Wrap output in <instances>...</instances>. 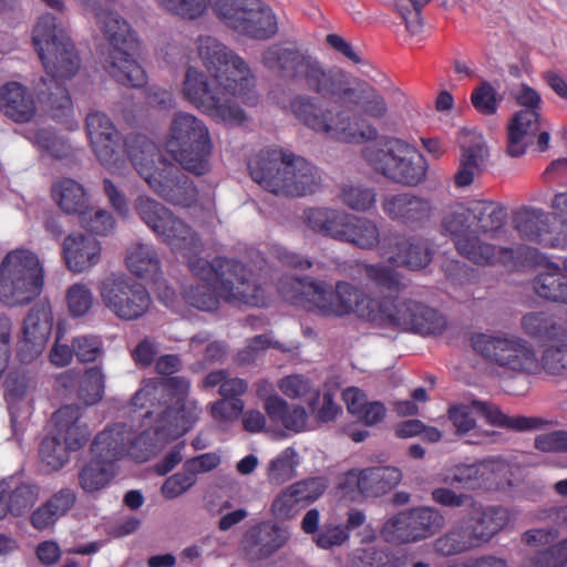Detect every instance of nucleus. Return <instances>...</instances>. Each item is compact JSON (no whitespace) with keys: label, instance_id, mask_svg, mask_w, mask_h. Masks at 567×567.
Instances as JSON below:
<instances>
[{"label":"nucleus","instance_id":"62","mask_svg":"<svg viewBox=\"0 0 567 567\" xmlns=\"http://www.w3.org/2000/svg\"><path fill=\"white\" fill-rule=\"evenodd\" d=\"M268 348H274L281 352L291 350L290 347L279 341H272L268 336L261 334L248 340L246 347L237 353L236 361L240 365L251 364L256 361L258 355Z\"/></svg>","mask_w":567,"mask_h":567},{"label":"nucleus","instance_id":"41","mask_svg":"<svg viewBox=\"0 0 567 567\" xmlns=\"http://www.w3.org/2000/svg\"><path fill=\"white\" fill-rule=\"evenodd\" d=\"M319 282L311 277L284 276L278 281L277 290L285 301L312 310Z\"/></svg>","mask_w":567,"mask_h":567},{"label":"nucleus","instance_id":"38","mask_svg":"<svg viewBox=\"0 0 567 567\" xmlns=\"http://www.w3.org/2000/svg\"><path fill=\"white\" fill-rule=\"evenodd\" d=\"M319 520V511L311 508L305 514L301 522L302 530L312 535V540L318 547L330 549L334 546H341L349 538L342 525L326 523L320 526Z\"/></svg>","mask_w":567,"mask_h":567},{"label":"nucleus","instance_id":"28","mask_svg":"<svg viewBox=\"0 0 567 567\" xmlns=\"http://www.w3.org/2000/svg\"><path fill=\"white\" fill-rule=\"evenodd\" d=\"M210 141L206 125L189 113H176L169 126L168 153L172 150Z\"/></svg>","mask_w":567,"mask_h":567},{"label":"nucleus","instance_id":"53","mask_svg":"<svg viewBox=\"0 0 567 567\" xmlns=\"http://www.w3.org/2000/svg\"><path fill=\"white\" fill-rule=\"evenodd\" d=\"M104 389L105 377L99 367L89 368L83 373H80L76 395L85 406L100 402L103 398Z\"/></svg>","mask_w":567,"mask_h":567},{"label":"nucleus","instance_id":"22","mask_svg":"<svg viewBox=\"0 0 567 567\" xmlns=\"http://www.w3.org/2000/svg\"><path fill=\"white\" fill-rule=\"evenodd\" d=\"M381 206L391 220L412 229L422 227L433 214L431 200L412 193L388 195Z\"/></svg>","mask_w":567,"mask_h":567},{"label":"nucleus","instance_id":"9","mask_svg":"<svg viewBox=\"0 0 567 567\" xmlns=\"http://www.w3.org/2000/svg\"><path fill=\"white\" fill-rule=\"evenodd\" d=\"M44 285L39 257L29 249L9 251L0 264V299L8 306H22L38 297Z\"/></svg>","mask_w":567,"mask_h":567},{"label":"nucleus","instance_id":"2","mask_svg":"<svg viewBox=\"0 0 567 567\" xmlns=\"http://www.w3.org/2000/svg\"><path fill=\"white\" fill-rule=\"evenodd\" d=\"M432 497L442 506L465 509L457 524L434 543L435 551L443 556L467 551L488 543L509 522L506 508L484 506L471 494H457L451 488L439 487L432 491Z\"/></svg>","mask_w":567,"mask_h":567},{"label":"nucleus","instance_id":"15","mask_svg":"<svg viewBox=\"0 0 567 567\" xmlns=\"http://www.w3.org/2000/svg\"><path fill=\"white\" fill-rule=\"evenodd\" d=\"M148 442L150 433L136 436L125 424H116L95 436L91 445V455L92 458L111 467L126 452H131L140 461H146L161 450V445H148Z\"/></svg>","mask_w":567,"mask_h":567},{"label":"nucleus","instance_id":"3","mask_svg":"<svg viewBox=\"0 0 567 567\" xmlns=\"http://www.w3.org/2000/svg\"><path fill=\"white\" fill-rule=\"evenodd\" d=\"M261 62L281 80L322 97L344 101L353 93V81L347 71L338 66L327 69L296 45L274 44L264 51Z\"/></svg>","mask_w":567,"mask_h":567},{"label":"nucleus","instance_id":"44","mask_svg":"<svg viewBox=\"0 0 567 567\" xmlns=\"http://www.w3.org/2000/svg\"><path fill=\"white\" fill-rule=\"evenodd\" d=\"M212 141L202 142L183 148L172 150L173 161L184 171L203 176L210 171Z\"/></svg>","mask_w":567,"mask_h":567},{"label":"nucleus","instance_id":"11","mask_svg":"<svg viewBox=\"0 0 567 567\" xmlns=\"http://www.w3.org/2000/svg\"><path fill=\"white\" fill-rule=\"evenodd\" d=\"M182 93L189 103L217 122L239 125L246 120L245 112L226 96L220 79L213 74L209 76L196 66L186 69Z\"/></svg>","mask_w":567,"mask_h":567},{"label":"nucleus","instance_id":"10","mask_svg":"<svg viewBox=\"0 0 567 567\" xmlns=\"http://www.w3.org/2000/svg\"><path fill=\"white\" fill-rule=\"evenodd\" d=\"M369 321L423 336L439 334L446 328L444 316L435 309L401 296L384 297L380 302L374 301Z\"/></svg>","mask_w":567,"mask_h":567},{"label":"nucleus","instance_id":"14","mask_svg":"<svg viewBox=\"0 0 567 567\" xmlns=\"http://www.w3.org/2000/svg\"><path fill=\"white\" fill-rule=\"evenodd\" d=\"M105 308L115 317L131 321L142 318L150 309L152 298L145 286L125 274H110L99 284Z\"/></svg>","mask_w":567,"mask_h":567},{"label":"nucleus","instance_id":"29","mask_svg":"<svg viewBox=\"0 0 567 567\" xmlns=\"http://www.w3.org/2000/svg\"><path fill=\"white\" fill-rule=\"evenodd\" d=\"M172 250L188 256L202 250V241L197 233L174 213L156 234Z\"/></svg>","mask_w":567,"mask_h":567},{"label":"nucleus","instance_id":"48","mask_svg":"<svg viewBox=\"0 0 567 567\" xmlns=\"http://www.w3.org/2000/svg\"><path fill=\"white\" fill-rule=\"evenodd\" d=\"M256 84L255 75L248 64L236 54L229 63V71L225 72L220 79V85L226 94L230 97L236 95H245L250 92Z\"/></svg>","mask_w":567,"mask_h":567},{"label":"nucleus","instance_id":"27","mask_svg":"<svg viewBox=\"0 0 567 567\" xmlns=\"http://www.w3.org/2000/svg\"><path fill=\"white\" fill-rule=\"evenodd\" d=\"M100 241L92 235H69L63 240V256L68 268L82 272L100 260Z\"/></svg>","mask_w":567,"mask_h":567},{"label":"nucleus","instance_id":"63","mask_svg":"<svg viewBox=\"0 0 567 567\" xmlns=\"http://www.w3.org/2000/svg\"><path fill=\"white\" fill-rule=\"evenodd\" d=\"M79 217L81 226L96 235H107L115 224L110 212L90 206Z\"/></svg>","mask_w":567,"mask_h":567},{"label":"nucleus","instance_id":"21","mask_svg":"<svg viewBox=\"0 0 567 567\" xmlns=\"http://www.w3.org/2000/svg\"><path fill=\"white\" fill-rule=\"evenodd\" d=\"M53 328V315L48 302L34 305L23 321L19 355L24 363L33 361L45 349Z\"/></svg>","mask_w":567,"mask_h":567},{"label":"nucleus","instance_id":"26","mask_svg":"<svg viewBox=\"0 0 567 567\" xmlns=\"http://www.w3.org/2000/svg\"><path fill=\"white\" fill-rule=\"evenodd\" d=\"M288 538L287 529L262 524L245 534L243 547L251 559H265L282 547Z\"/></svg>","mask_w":567,"mask_h":567},{"label":"nucleus","instance_id":"37","mask_svg":"<svg viewBox=\"0 0 567 567\" xmlns=\"http://www.w3.org/2000/svg\"><path fill=\"white\" fill-rule=\"evenodd\" d=\"M401 478V471L396 467H369L359 473L357 485L360 493L364 496L378 497L393 489Z\"/></svg>","mask_w":567,"mask_h":567},{"label":"nucleus","instance_id":"33","mask_svg":"<svg viewBox=\"0 0 567 567\" xmlns=\"http://www.w3.org/2000/svg\"><path fill=\"white\" fill-rule=\"evenodd\" d=\"M198 413L195 406H168L163 413L151 441H166L176 439L186 433L197 421Z\"/></svg>","mask_w":567,"mask_h":567},{"label":"nucleus","instance_id":"45","mask_svg":"<svg viewBox=\"0 0 567 567\" xmlns=\"http://www.w3.org/2000/svg\"><path fill=\"white\" fill-rule=\"evenodd\" d=\"M360 249H374L380 245L382 248V238L374 220L367 217L350 214L343 240Z\"/></svg>","mask_w":567,"mask_h":567},{"label":"nucleus","instance_id":"4","mask_svg":"<svg viewBox=\"0 0 567 567\" xmlns=\"http://www.w3.org/2000/svg\"><path fill=\"white\" fill-rule=\"evenodd\" d=\"M251 178L285 197H303L321 187L319 169L305 157L281 150L262 151L249 162Z\"/></svg>","mask_w":567,"mask_h":567},{"label":"nucleus","instance_id":"30","mask_svg":"<svg viewBox=\"0 0 567 567\" xmlns=\"http://www.w3.org/2000/svg\"><path fill=\"white\" fill-rule=\"evenodd\" d=\"M0 110L17 123H27L35 114L31 93L22 84L10 82L0 89Z\"/></svg>","mask_w":567,"mask_h":567},{"label":"nucleus","instance_id":"19","mask_svg":"<svg viewBox=\"0 0 567 567\" xmlns=\"http://www.w3.org/2000/svg\"><path fill=\"white\" fill-rule=\"evenodd\" d=\"M319 134L346 143H359L378 138V130L365 120L352 116L341 106L327 104L318 126Z\"/></svg>","mask_w":567,"mask_h":567},{"label":"nucleus","instance_id":"20","mask_svg":"<svg viewBox=\"0 0 567 567\" xmlns=\"http://www.w3.org/2000/svg\"><path fill=\"white\" fill-rule=\"evenodd\" d=\"M148 188L162 200L173 205L189 207L197 199V187L186 174L168 161L146 182Z\"/></svg>","mask_w":567,"mask_h":567},{"label":"nucleus","instance_id":"40","mask_svg":"<svg viewBox=\"0 0 567 567\" xmlns=\"http://www.w3.org/2000/svg\"><path fill=\"white\" fill-rule=\"evenodd\" d=\"M535 292L549 301L567 305V272L565 261L563 267L548 265L545 270L538 274L533 280Z\"/></svg>","mask_w":567,"mask_h":567},{"label":"nucleus","instance_id":"18","mask_svg":"<svg viewBox=\"0 0 567 567\" xmlns=\"http://www.w3.org/2000/svg\"><path fill=\"white\" fill-rule=\"evenodd\" d=\"M382 251L396 266L411 270L424 269L434 256V249L427 239L421 236H406L399 231L383 235Z\"/></svg>","mask_w":567,"mask_h":567},{"label":"nucleus","instance_id":"16","mask_svg":"<svg viewBox=\"0 0 567 567\" xmlns=\"http://www.w3.org/2000/svg\"><path fill=\"white\" fill-rule=\"evenodd\" d=\"M444 525L445 518L439 509L417 507L390 517L384 523L381 535L388 543L408 544L432 536Z\"/></svg>","mask_w":567,"mask_h":567},{"label":"nucleus","instance_id":"42","mask_svg":"<svg viewBox=\"0 0 567 567\" xmlns=\"http://www.w3.org/2000/svg\"><path fill=\"white\" fill-rule=\"evenodd\" d=\"M75 493L70 488L61 489L37 508L30 517L34 528L42 530L52 526L73 506Z\"/></svg>","mask_w":567,"mask_h":567},{"label":"nucleus","instance_id":"12","mask_svg":"<svg viewBox=\"0 0 567 567\" xmlns=\"http://www.w3.org/2000/svg\"><path fill=\"white\" fill-rule=\"evenodd\" d=\"M33 44L41 59L45 74L59 79H71L80 68L74 44L65 31L58 25L53 14L40 18L33 30Z\"/></svg>","mask_w":567,"mask_h":567},{"label":"nucleus","instance_id":"17","mask_svg":"<svg viewBox=\"0 0 567 567\" xmlns=\"http://www.w3.org/2000/svg\"><path fill=\"white\" fill-rule=\"evenodd\" d=\"M371 306H374V300L349 282L339 281L332 289L324 281H320L312 310L328 317H342L355 312L369 321Z\"/></svg>","mask_w":567,"mask_h":567},{"label":"nucleus","instance_id":"52","mask_svg":"<svg viewBox=\"0 0 567 567\" xmlns=\"http://www.w3.org/2000/svg\"><path fill=\"white\" fill-rule=\"evenodd\" d=\"M127 267L135 275L143 277L147 274H156L161 261L155 249L143 243L133 244L127 250Z\"/></svg>","mask_w":567,"mask_h":567},{"label":"nucleus","instance_id":"7","mask_svg":"<svg viewBox=\"0 0 567 567\" xmlns=\"http://www.w3.org/2000/svg\"><path fill=\"white\" fill-rule=\"evenodd\" d=\"M362 156L377 174L394 184L415 187L425 179L427 164L424 157L398 138L382 137L364 147Z\"/></svg>","mask_w":567,"mask_h":567},{"label":"nucleus","instance_id":"58","mask_svg":"<svg viewBox=\"0 0 567 567\" xmlns=\"http://www.w3.org/2000/svg\"><path fill=\"white\" fill-rule=\"evenodd\" d=\"M298 455L292 447L286 449L274 458L267 470V477L271 484L281 485L296 476Z\"/></svg>","mask_w":567,"mask_h":567},{"label":"nucleus","instance_id":"13","mask_svg":"<svg viewBox=\"0 0 567 567\" xmlns=\"http://www.w3.org/2000/svg\"><path fill=\"white\" fill-rule=\"evenodd\" d=\"M515 100L524 109L515 112L508 122L507 155L511 157L524 155L527 147L534 144L536 136L539 151H546L550 135L547 131H540V95L527 84H522Z\"/></svg>","mask_w":567,"mask_h":567},{"label":"nucleus","instance_id":"59","mask_svg":"<svg viewBox=\"0 0 567 567\" xmlns=\"http://www.w3.org/2000/svg\"><path fill=\"white\" fill-rule=\"evenodd\" d=\"M471 210L472 218L483 233L495 231L505 224V209L493 203H478Z\"/></svg>","mask_w":567,"mask_h":567},{"label":"nucleus","instance_id":"31","mask_svg":"<svg viewBox=\"0 0 567 567\" xmlns=\"http://www.w3.org/2000/svg\"><path fill=\"white\" fill-rule=\"evenodd\" d=\"M81 412L82 408L78 404H68L52 415L56 432L73 451L81 449L90 437L87 425L81 420Z\"/></svg>","mask_w":567,"mask_h":567},{"label":"nucleus","instance_id":"23","mask_svg":"<svg viewBox=\"0 0 567 567\" xmlns=\"http://www.w3.org/2000/svg\"><path fill=\"white\" fill-rule=\"evenodd\" d=\"M126 154L136 173L146 183L168 162L158 146L145 135L132 134L125 140Z\"/></svg>","mask_w":567,"mask_h":567},{"label":"nucleus","instance_id":"54","mask_svg":"<svg viewBox=\"0 0 567 567\" xmlns=\"http://www.w3.org/2000/svg\"><path fill=\"white\" fill-rule=\"evenodd\" d=\"M113 467L92 458L78 474L79 485L85 493H95L113 478Z\"/></svg>","mask_w":567,"mask_h":567},{"label":"nucleus","instance_id":"25","mask_svg":"<svg viewBox=\"0 0 567 567\" xmlns=\"http://www.w3.org/2000/svg\"><path fill=\"white\" fill-rule=\"evenodd\" d=\"M300 218L310 231L342 241L350 214L328 207H312L305 209Z\"/></svg>","mask_w":567,"mask_h":567},{"label":"nucleus","instance_id":"6","mask_svg":"<svg viewBox=\"0 0 567 567\" xmlns=\"http://www.w3.org/2000/svg\"><path fill=\"white\" fill-rule=\"evenodd\" d=\"M188 268L197 278L215 279L221 299L229 303L264 307L268 302L265 289L257 282L252 270L238 260L223 257L212 261L189 259Z\"/></svg>","mask_w":567,"mask_h":567},{"label":"nucleus","instance_id":"57","mask_svg":"<svg viewBox=\"0 0 567 567\" xmlns=\"http://www.w3.org/2000/svg\"><path fill=\"white\" fill-rule=\"evenodd\" d=\"M471 219V208H466L462 204H456L444 213L441 220V230L443 234L452 236L455 244L458 238L470 234Z\"/></svg>","mask_w":567,"mask_h":567},{"label":"nucleus","instance_id":"55","mask_svg":"<svg viewBox=\"0 0 567 567\" xmlns=\"http://www.w3.org/2000/svg\"><path fill=\"white\" fill-rule=\"evenodd\" d=\"M70 451H72L71 447L55 430L53 434L43 439L39 453L42 462L51 470L56 471L69 461Z\"/></svg>","mask_w":567,"mask_h":567},{"label":"nucleus","instance_id":"24","mask_svg":"<svg viewBox=\"0 0 567 567\" xmlns=\"http://www.w3.org/2000/svg\"><path fill=\"white\" fill-rule=\"evenodd\" d=\"M455 248L462 257L478 266L507 265L514 259L513 248L497 247L483 241L474 230L458 238Z\"/></svg>","mask_w":567,"mask_h":567},{"label":"nucleus","instance_id":"35","mask_svg":"<svg viewBox=\"0 0 567 567\" xmlns=\"http://www.w3.org/2000/svg\"><path fill=\"white\" fill-rule=\"evenodd\" d=\"M513 223L523 239L537 244L550 243L549 216L544 210L522 207L515 213Z\"/></svg>","mask_w":567,"mask_h":567},{"label":"nucleus","instance_id":"50","mask_svg":"<svg viewBox=\"0 0 567 567\" xmlns=\"http://www.w3.org/2000/svg\"><path fill=\"white\" fill-rule=\"evenodd\" d=\"M327 104L319 102L313 96L300 93L290 100L289 110L301 124L317 133L321 123V114L327 110Z\"/></svg>","mask_w":567,"mask_h":567},{"label":"nucleus","instance_id":"64","mask_svg":"<svg viewBox=\"0 0 567 567\" xmlns=\"http://www.w3.org/2000/svg\"><path fill=\"white\" fill-rule=\"evenodd\" d=\"M482 475L478 464H460L445 475L443 482L451 486L472 489L478 485Z\"/></svg>","mask_w":567,"mask_h":567},{"label":"nucleus","instance_id":"60","mask_svg":"<svg viewBox=\"0 0 567 567\" xmlns=\"http://www.w3.org/2000/svg\"><path fill=\"white\" fill-rule=\"evenodd\" d=\"M120 134L91 142L94 153L102 165L111 172L120 171L124 164L121 158Z\"/></svg>","mask_w":567,"mask_h":567},{"label":"nucleus","instance_id":"47","mask_svg":"<svg viewBox=\"0 0 567 567\" xmlns=\"http://www.w3.org/2000/svg\"><path fill=\"white\" fill-rule=\"evenodd\" d=\"M522 329L530 338L537 340L557 341L566 331L560 322L551 315L543 311L528 312L522 317Z\"/></svg>","mask_w":567,"mask_h":567},{"label":"nucleus","instance_id":"34","mask_svg":"<svg viewBox=\"0 0 567 567\" xmlns=\"http://www.w3.org/2000/svg\"><path fill=\"white\" fill-rule=\"evenodd\" d=\"M488 156V147L481 136L474 137L468 145H462L460 168L454 175L455 185L470 186L474 177L483 172Z\"/></svg>","mask_w":567,"mask_h":567},{"label":"nucleus","instance_id":"61","mask_svg":"<svg viewBox=\"0 0 567 567\" xmlns=\"http://www.w3.org/2000/svg\"><path fill=\"white\" fill-rule=\"evenodd\" d=\"M256 4L257 0H212L214 12L230 29L236 27L250 6Z\"/></svg>","mask_w":567,"mask_h":567},{"label":"nucleus","instance_id":"49","mask_svg":"<svg viewBox=\"0 0 567 567\" xmlns=\"http://www.w3.org/2000/svg\"><path fill=\"white\" fill-rule=\"evenodd\" d=\"M133 209L137 217L155 234L167 223L173 212L156 198L141 194L133 202Z\"/></svg>","mask_w":567,"mask_h":567},{"label":"nucleus","instance_id":"43","mask_svg":"<svg viewBox=\"0 0 567 567\" xmlns=\"http://www.w3.org/2000/svg\"><path fill=\"white\" fill-rule=\"evenodd\" d=\"M51 192L54 202L68 215H80L90 205L83 186L72 178L58 181Z\"/></svg>","mask_w":567,"mask_h":567},{"label":"nucleus","instance_id":"5","mask_svg":"<svg viewBox=\"0 0 567 567\" xmlns=\"http://www.w3.org/2000/svg\"><path fill=\"white\" fill-rule=\"evenodd\" d=\"M91 13L107 41L106 50L102 51L104 69L121 84L132 87L142 86L146 76L144 70L133 59L138 40L128 22L106 7Z\"/></svg>","mask_w":567,"mask_h":567},{"label":"nucleus","instance_id":"8","mask_svg":"<svg viewBox=\"0 0 567 567\" xmlns=\"http://www.w3.org/2000/svg\"><path fill=\"white\" fill-rule=\"evenodd\" d=\"M472 410L485 417L491 425L515 432L540 431L556 425L555 421L540 416H509L492 403L473 400L470 405H453L447 410V417L454 425L455 433L457 435L463 436L473 431V433H471V439L467 440V443L470 444H483L489 436L496 434L494 431L488 432L476 430L475 420L472 417Z\"/></svg>","mask_w":567,"mask_h":567},{"label":"nucleus","instance_id":"39","mask_svg":"<svg viewBox=\"0 0 567 567\" xmlns=\"http://www.w3.org/2000/svg\"><path fill=\"white\" fill-rule=\"evenodd\" d=\"M197 52L206 70L221 79L229 71V63L236 53L210 35H200L197 39Z\"/></svg>","mask_w":567,"mask_h":567},{"label":"nucleus","instance_id":"56","mask_svg":"<svg viewBox=\"0 0 567 567\" xmlns=\"http://www.w3.org/2000/svg\"><path fill=\"white\" fill-rule=\"evenodd\" d=\"M279 389L291 399H306L309 408L315 413L316 405L320 401V392L312 385L309 379L301 375H289L280 380Z\"/></svg>","mask_w":567,"mask_h":567},{"label":"nucleus","instance_id":"46","mask_svg":"<svg viewBox=\"0 0 567 567\" xmlns=\"http://www.w3.org/2000/svg\"><path fill=\"white\" fill-rule=\"evenodd\" d=\"M351 85L352 94L344 102L361 105L363 113L373 118H383L388 114L385 99L368 82L354 79Z\"/></svg>","mask_w":567,"mask_h":567},{"label":"nucleus","instance_id":"1","mask_svg":"<svg viewBox=\"0 0 567 567\" xmlns=\"http://www.w3.org/2000/svg\"><path fill=\"white\" fill-rule=\"evenodd\" d=\"M473 350L486 361L502 368L512 375L567 374V330L554 343L544 348L538 359L526 340L505 332L476 333L471 337Z\"/></svg>","mask_w":567,"mask_h":567},{"label":"nucleus","instance_id":"36","mask_svg":"<svg viewBox=\"0 0 567 567\" xmlns=\"http://www.w3.org/2000/svg\"><path fill=\"white\" fill-rule=\"evenodd\" d=\"M64 80L45 74L34 84L39 101L49 109L53 117L65 115L72 109L71 96L62 83Z\"/></svg>","mask_w":567,"mask_h":567},{"label":"nucleus","instance_id":"32","mask_svg":"<svg viewBox=\"0 0 567 567\" xmlns=\"http://www.w3.org/2000/svg\"><path fill=\"white\" fill-rule=\"evenodd\" d=\"M234 31L257 40H267L277 31V20L271 9L257 0L256 6H250Z\"/></svg>","mask_w":567,"mask_h":567},{"label":"nucleus","instance_id":"51","mask_svg":"<svg viewBox=\"0 0 567 567\" xmlns=\"http://www.w3.org/2000/svg\"><path fill=\"white\" fill-rule=\"evenodd\" d=\"M196 285H190L184 290L185 300L193 307L203 311H213L218 308L219 291L215 279L198 278Z\"/></svg>","mask_w":567,"mask_h":567}]
</instances>
